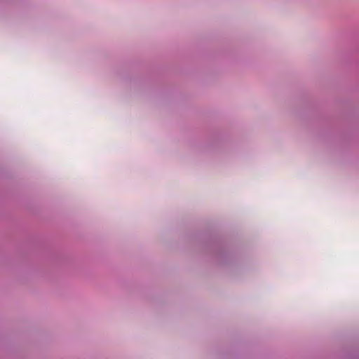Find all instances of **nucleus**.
I'll use <instances>...</instances> for the list:
<instances>
[{
	"mask_svg": "<svg viewBox=\"0 0 359 359\" xmlns=\"http://www.w3.org/2000/svg\"><path fill=\"white\" fill-rule=\"evenodd\" d=\"M210 253L222 264H229L236 260V252L221 241H213L210 247Z\"/></svg>",
	"mask_w": 359,
	"mask_h": 359,
	"instance_id": "f257e3e1",
	"label": "nucleus"
}]
</instances>
